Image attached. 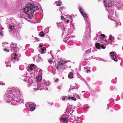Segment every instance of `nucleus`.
I'll return each mask as SVG.
<instances>
[{"label": "nucleus", "mask_w": 123, "mask_h": 123, "mask_svg": "<svg viewBox=\"0 0 123 123\" xmlns=\"http://www.w3.org/2000/svg\"><path fill=\"white\" fill-rule=\"evenodd\" d=\"M23 10L25 13L28 15V17L31 18L33 16L34 12L38 10V8L37 6H34L29 3L27 4Z\"/></svg>", "instance_id": "nucleus-1"}, {"label": "nucleus", "mask_w": 123, "mask_h": 123, "mask_svg": "<svg viewBox=\"0 0 123 123\" xmlns=\"http://www.w3.org/2000/svg\"><path fill=\"white\" fill-rule=\"evenodd\" d=\"M64 62L62 60H61L60 62H58L55 65L56 68L58 70H62L66 68L64 64Z\"/></svg>", "instance_id": "nucleus-2"}, {"label": "nucleus", "mask_w": 123, "mask_h": 123, "mask_svg": "<svg viewBox=\"0 0 123 123\" xmlns=\"http://www.w3.org/2000/svg\"><path fill=\"white\" fill-rule=\"evenodd\" d=\"M110 54L111 55V58L115 62H117L118 60L116 56V54L113 52H111L110 53Z\"/></svg>", "instance_id": "nucleus-3"}, {"label": "nucleus", "mask_w": 123, "mask_h": 123, "mask_svg": "<svg viewBox=\"0 0 123 123\" xmlns=\"http://www.w3.org/2000/svg\"><path fill=\"white\" fill-rule=\"evenodd\" d=\"M8 98L11 101L13 100L16 101H18L17 98L14 96H12V94H10L9 95Z\"/></svg>", "instance_id": "nucleus-4"}, {"label": "nucleus", "mask_w": 123, "mask_h": 123, "mask_svg": "<svg viewBox=\"0 0 123 123\" xmlns=\"http://www.w3.org/2000/svg\"><path fill=\"white\" fill-rule=\"evenodd\" d=\"M29 110L30 111H33L35 109V105L33 104H30L29 105Z\"/></svg>", "instance_id": "nucleus-5"}, {"label": "nucleus", "mask_w": 123, "mask_h": 123, "mask_svg": "<svg viewBox=\"0 0 123 123\" xmlns=\"http://www.w3.org/2000/svg\"><path fill=\"white\" fill-rule=\"evenodd\" d=\"M34 65V64H31L29 67H28L27 69L29 71V69H30L31 71L33 70V67Z\"/></svg>", "instance_id": "nucleus-6"}, {"label": "nucleus", "mask_w": 123, "mask_h": 123, "mask_svg": "<svg viewBox=\"0 0 123 123\" xmlns=\"http://www.w3.org/2000/svg\"><path fill=\"white\" fill-rule=\"evenodd\" d=\"M11 47L12 48H13L14 49L16 50L17 49V44H15L14 43H12L11 44Z\"/></svg>", "instance_id": "nucleus-7"}, {"label": "nucleus", "mask_w": 123, "mask_h": 123, "mask_svg": "<svg viewBox=\"0 0 123 123\" xmlns=\"http://www.w3.org/2000/svg\"><path fill=\"white\" fill-rule=\"evenodd\" d=\"M61 121H62V122H67V117H64V118H61Z\"/></svg>", "instance_id": "nucleus-8"}, {"label": "nucleus", "mask_w": 123, "mask_h": 123, "mask_svg": "<svg viewBox=\"0 0 123 123\" xmlns=\"http://www.w3.org/2000/svg\"><path fill=\"white\" fill-rule=\"evenodd\" d=\"M95 46L97 49H99L101 47L100 44L99 43H96L95 44Z\"/></svg>", "instance_id": "nucleus-9"}, {"label": "nucleus", "mask_w": 123, "mask_h": 123, "mask_svg": "<svg viewBox=\"0 0 123 123\" xmlns=\"http://www.w3.org/2000/svg\"><path fill=\"white\" fill-rule=\"evenodd\" d=\"M37 78L38 82H41V80L42 78V77L40 76H39L37 77Z\"/></svg>", "instance_id": "nucleus-10"}, {"label": "nucleus", "mask_w": 123, "mask_h": 123, "mask_svg": "<svg viewBox=\"0 0 123 123\" xmlns=\"http://www.w3.org/2000/svg\"><path fill=\"white\" fill-rule=\"evenodd\" d=\"M68 98H69V99H72L73 100H74V101H76L77 99L76 98H74L72 97H71L70 96H69L68 97Z\"/></svg>", "instance_id": "nucleus-11"}, {"label": "nucleus", "mask_w": 123, "mask_h": 123, "mask_svg": "<svg viewBox=\"0 0 123 123\" xmlns=\"http://www.w3.org/2000/svg\"><path fill=\"white\" fill-rule=\"evenodd\" d=\"M39 35L41 37H44L45 35L43 31L40 32Z\"/></svg>", "instance_id": "nucleus-12"}, {"label": "nucleus", "mask_w": 123, "mask_h": 123, "mask_svg": "<svg viewBox=\"0 0 123 123\" xmlns=\"http://www.w3.org/2000/svg\"><path fill=\"white\" fill-rule=\"evenodd\" d=\"M72 75L73 73L72 72H70L68 75V77L71 78H73V76Z\"/></svg>", "instance_id": "nucleus-13"}, {"label": "nucleus", "mask_w": 123, "mask_h": 123, "mask_svg": "<svg viewBox=\"0 0 123 123\" xmlns=\"http://www.w3.org/2000/svg\"><path fill=\"white\" fill-rule=\"evenodd\" d=\"M79 9L80 12V13L81 14H82L84 13H85L84 12L82 8H81V7H79Z\"/></svg>", "instance_id": "nucleus-14"}, {"label": "nucleus", "mask_w": 123, "mask_h": 123, "mask_svg": "<svg viewBox=\"0 0 123 123\" xmlns=\"http://www.w3.org/2000/svg\"><path fill=\"white\" fill-rule=\"evenodd\" d=\"M46 48L44 47L43 48H41V54H43L44 51L45 50Z\"/></svg>", "instance_id": "nucleus-15"}, {"label": "nucleus", "mask_w": 123, "mask_h": 123, "mask_svg": "<svg viewBox=\"0 0 123 123\" xmlns=\"http://www.w3.org/2000/svg\"><path fill=\"white\" fill-rule=\"evenodd\" d=\"M82 15L83 16L85 17L86 18H88V16L87 14L85 13H84L82 14Z\"/></svg>", "instance_id": "nucleus-16"}, {"label": "nucleus", "mask_w": 123, "mask_h": 123, "mask_svg": "<svg viewBox=\"0 0 123 123\" xmlns=\"http://www.w3.org/2000/svg\"><path fill=\"white\" fill-rule=\"evenodd\" d=\"M14 27V25H10L9 26L10 28L12 30H13Z\"/></svg>", "instance_id": "nucleus-17"}, {"label": "nucleus", "mask_w": 123, "mask_h": 123, "mask_svg": "<svg viewBox=\"0 0 123 123\" xmlns=\"http://www.w3.org/2000/svg\"><path fill=\"white\" fill-rule=\"evenodd\" d=\"M61 18L62 20H63L64 21H65L66 20V19L64 18V17L62 16H61Z\"/></svg>", "instance_id": "nucleus-18"}, {"label": "nucleus", "mask_w": 123, "mask_h": 123, "mask_svg": "<svg viewBox=\"0 0 123 123\" xmlns=\"http://www.w3.org/2000/svg\"><path fill=\"white\" fill-rule=\"evenodd\" d=\"M103 43L105 44H107L108 43V42L107 40H104L103 41Z\"/></svg>", "instance_id": "nucleus-19"}, {"label": "nucleus", "mask_w": 123, "mask_h": 123, "mask_svg": "<svg viewBox=\"0 0 123 123\" xmlns=\"http://www.w3.org/2000/svg\"><path fill=\"white\" fill-rule=\"evenodd\" d=\"M3 31H0V36L1 37L3 36Z\"/></svg>", "instance_id": "nucleus-20"}, {"label": "nucleus", "mask_w": 123, "mask_h": 123, "mask_svg": "<svg viewBox=\"0 0 123 123\" xmlns=\"http://www.w3.org/2000/svg\"><path fill=\"white\" fill-rule=\"evenodd\" d=\"M101 36H102V37H103L104 38L105 37V35H104V34H100Z\"/></svg>", "instance_id": "nucleus-21"}, {"label": "nucleus", "mask_w": 123, "mask_h": 123, "mask_svg": "<svg viewBox=\"0 0 123 123\" xmlns=\"http://www.w3.org/2000/svg\"><path fill=\"white\" fill-rule=\"evenodd\" d=\"M101 48L103 49L105 48V47L104 46V45H101Z\"/></svg>", "instance_id": "nucleus-22"}, {"label": "nucleus", "mask_w": 123, "mask_h": 123, "mask_svg": "<svg viewBox=\"0 0 123 123\" xmlns=\"http://www.w3.org/2000/svg\"><path fill=\"white\" fill-rule=\"evenodd\" d=\"M112 36L111 35H110L109 37V39L110 40H112Z\"/></svg>", "instance_id": "nucleus-23"}, {"label": "nucleus", "mask_w": 123, "mask_h": 123, "mask_svg": "<svg viewBox=\"0 0 123 123\" xmlns=\"http://www.w3.org/2000/svg\"><path fill=\"white\" fill-rule=\"evenodd\" d=\"M43 44H40L39 45V46H38V47H39V48H41L43 47Z\"/></svg>", "instance_id": "nucleus-24"}, {"label": "nucleus", "mask_w": 123, "mask_h": 123, "mask_svg": "<svg viewBox=\"0 0 123 123\" xmlns=\"http://www.w3.org/2000/svg\"><path fill=\"white\" fill-rule=\"evenodd\" d=\"M67 98V97L66 96H65L63 98H62V100L63 101H64L65 99V98Z\"/></svg>", "instance_id": "nucleus-25"}, {"label": "nucleus", "mask_w": 123, "mask_h": 123, "mask_svg": "<svg viewBox=\"0 0 123 123\" xmlns=\"http://www.w3.org/2000/svg\"><path fill=\"white\" fill-rule=\"evenodd\" d=\"M4 51H6L7 52H9V50L8 49H6L5 48L4 49Z\"/></svg>", "instance_id": "nucleus-26"}, {"label": "nucleus", "mask_w": 123, "mask_h": 123, "mask_svg": "<svg viewBox=\"0 0 123 123\" xmlns=\"http://www.w3.org/2000/svg\"><path fill=\"white\" fill-rule=\"evenodd\" d=\"M59 81V79H55V82H57Z\"/></svg>", "instance_id": "nucleus-27"}, {"label": "nucleus", "mask_w": 123, "mask_h": 123, "mask_svg": "<svg viewBox=\"0 0 123 123\" xmlns=\"http://www.w3.org/2000/svg\"><path fill=\"white\" fill-rule=\"evenodd\" d=\"M49 62L50 64H52V61H48Z\"/></svg>", "instance_id": "nucleus-28"}, {"label": "nucleus", "mask_w": 123, "mask_h": 123, "mask_svg": "<svg viewBox=\"0 0 123 123\" xmlns=\"http://www.w3.org/2000/svg\"><path fill=\"white\" fill-rule=\"evenodd\" d=\"M97 37H95L94 38V40H97Z\"/></svg>", "instance_id": "nucleus-29"}, {"label": "nucleus", "mask_w": 123, "mask_h": 123, "mask_svg": "<svg viewBox=\"0 0 123 123\" xmlns=\"http://www.w3.org/2000/svg\"><path fill=\"white\" fill-rule=\"evenodd\" d=\"M13 55H14L15 56H17V54L16 53H14V54H13Z\"/></svg>", "instance_id": "nucleus-30"}, {"label": "nucleus", "mask_w": 123, "mask_h": 123, "mask_svg": "<svg viewBox=\"0 0 123 123\" xmlns=\"http://www.w3.org/2000/svg\"><path fill=\"white\" fill-rule=\"evenodd\" d=\"M65 29L64 27L62 29V31H65Z\"/></svg>", "instance_id": "nucleus-31"}, {"label": "nucleus", "mask_w": 123, "mask_h": 123, "mask_svg": "<svg viewBox=\"0 0 123 123\" xmlns=\"http://www.w3.org/2000/svg\"><path fill=\"white\" fill-rule=\"evenodd\" d=\"M58 3L59 4H61L62 3V2L61 0H59L58 1Z\"/></svg>", "instance_id": "nucleus-32"}, {"label": "nucleus", "mask_w": 123, "mask_h": 123, "mask_svg": "<svg viewBox=\"0 0 123 123\" xmlns=\"http://www.w3.org/2000/svg\"><path fill=\"white\" fill-rule=\"evenodd\" d=\"M17 58L16 57V56H14V57H13V59H14V60H15V59H17Z\"/></svg>", "instance_id": "nucleus-33"}, {"label": "nucleus", "mask_w": 123, "mask_h": 123, "mask_svg": "<svg viewBox=\"0 0 123 123\" xmlns=\"http://www.w3.org/2000/svg\"><path fill=\"white\" fill-rule=\"evenodd\" d=\"M88 72H91V71H90V70H87V72L88 73Z\"/></svg>", "instance_id": "nucleus-34"}, {"label": "nucleus", "mask_w": 123, "mask_h": 123, "mask_svg": "<svg viewBox=\"0 0 123 123\" xmlns=\"http://www.w3.org/2000/svg\"><path fill=\"white\" fill-rule=\"evenodd\" d=\"M63 8H64V7H61L60 8V9L61 10H62V9H63Z\"/></svg>", "instance_id": "nucleus-35"}, {"label": "nucleus", "mask_w": 123, "mask_h": 123, "mask_svg": "<svg viewBox=\"0 0 123 123\" xmlns=\"http://www.w3.org/2000/svg\"><path fill=\"white\" fill-rule=\"evenodd\" d=\"M60 4H59V3H58L57 4V6H61L60 5Z\"/></svg>", "instance_id": "nucleus-36"}, {"label": "nucleus", "mask_w": 123, "mask_h": 123, "mask_svg": "<svg viewBox=\"0 0 123 123\" xmlns=\"http://www.w3.org/2000/svg\"><path fill=\"white\" fill-rule=\"evenodd\" d=\"M66 22H67V23H68L69 22V20L68 19H67V21H66Z\"/></svg>", "instance_id": "nucleus-37"}, {"label": "nucleus", "mask_w": 123, "mask_h": 123, "mask_svg": "<svg viewBox=\"0 0 123 123\" xmlns=\"http://www.w3.org/2000/svg\"><path fill=\"white\" fill-rule=\"evenodd\" d=\"M112 38H113V40H114V39H115L114 37H112Z\"/></svg>", "instance_id": "nucleus-38"}, {"label": "nucleus", "mask_w": 123, "mask_h": 123, "mask_svg": "<svg viewBox=\"0 0 123 123\" xmlns=\"http://www.w3.org/2000/svg\"><path fill=\"white\" fill-rule=\"evenodd\" d=\"M87 108H89V107H87V108H86L85 109L86 110L87 109Z\"/></svg>", "instance_id": "nucleus-39"}, {"label": "nucleus", "mask_w": 123, "mask_h": 123, "mask_svg": "<svg viewBox=\"0 0 123 123\" xmlns=\"http://www.w3.org/2000/svg\"><path fill=\"white\" fill-rule=\"evenodd\" d=\"M2 30H3V29H4V28H3V27H2Z\"/></svg>", "instance_id": "nucleus-40"}, {"label": "nucleus", "mask_w": 123, "mask_h": 123, "mask_svg": "<svg viewBox=\"0 0 123 123\" xmlns=\"http://www.w3.org/2000/svg\"><path fill=\"white\" fill-rule=\"evenodd\" d=\"M1 27V25L0 24V27Z\"/></svg>", "instance_id": "nucleus-41"}, {"label": "nucleus", "mask_w": 123, "mask_h": 123, "mask_svg": "<svg viewBox=\"0 0 123 123\" xmlns=\"http://www.w3.org/2000/svg\"><path fill=\"white\" fill-rule=\"evenodd\" d=\"M105 0V1H107V0Z\"/></svg>", "instance_id": "nucleus-42"}, {"label": "nucleus", "mask_w": 123, "mask_h": 123, "mask_svg": "<svg viewBox=\"0 0 123 123\" xmlns=\"http://www.w3.org/2000/svg\"><path fill=\"white\" fill-rule=\"evenodd\" d=\"M70 18H72L71 16L70 17Z\"/></svg>", "instance_id": "nucleus-43"}]
</instances>
